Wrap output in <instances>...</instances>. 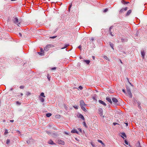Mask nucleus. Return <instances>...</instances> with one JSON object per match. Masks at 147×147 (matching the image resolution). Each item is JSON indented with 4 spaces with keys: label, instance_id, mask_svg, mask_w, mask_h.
Masks as SVG:
<instances>
[{
    "label": "nucleus",
    "instance_id": "e433bc0d",
    "mask_svg": "<svg viewBox=\"0 0 147 147\" xmlns=\"http://www.w3.org/2000/svg\"><path fill=\"white\" fill-rule=\"evenodd\" d=\"M124 11V10H123V8L122 9H121L119 11V12L120 13H122L123 12V11Z\"/></svg>",
    "mask_w": 147,
    "mask_h": 147
},
{
    "label": "nucleus",
    "instance_id": "c85d7f7f",
    "mask_svg": "<svg viewBox=\"0 0 147 147\" xmlns=\"http://www.w3.org/2000/svg\"><path fill=\"white\" fill-rule=\"evenodd\" d=\"M137 103H138V107H141L140 106V105L141 104L140 102H137Z\"/></svg>",
    "mask_w": 147,
    "mask_h": 147
},
{
    "label": "nucleus",
    "instance_id": "393cba45",
    "mask_svg": "<svg viewBox=\"0 0 147 147\" xmlns=\"http://www.w3.org/2000/svg\"><path fill=\"white\" fill-rule=\"evenodd\" d=\"M104 58L107 60L108 61L109 60V58L106 56H104Z\"/></svg>",
    "mask_w": 147,
    "mask_h": 147
},
{
    "label": "nucleus",
    "instance_id": "bb28decb",
    "mask_svg": "<svg viewBox=\"0 0 147 147\" xmlns=\"http://www.w3.org/2000/svg\"><path fill=\"white\" fill-rule=\"evenodd\" d=\"M47 77V78L49 80V81L50 79L51 78V76H50V75L49 74H48Z\"/></svg>",
    "mask_w": 147,
    "mask_h": 147
},
{
    "label": "nucleus",
    "instance_id": "774afa93",
    "mask_svg": "<svg viewBox=\"0 0 147 147\" xmlns=\"http://www.w3.org/2000/svg\"><path fill=\"white\" fill-rule=\"evenodd\" d=\"M80 59H82V57L81 56L80 57Z\"/></svg>",
    "mask_w": 147,
    "mask_h": 147
},
{
    "label": "nucleus",
    "instance_id": "f257e3e1",
    "mask_svg": "<svg viewBox=\"0 0 147 147\" xmlns=\"http://www.w3.org/2000/svg\"><path fill=\"white\" fill-rule=\"evenodd\" d=\"M12 20L14 23L15 24H17V25L20 26V22H19L18 19L16 17H13Z\"/></svg>",
    "mask_w": 147,
    "mask_h": 147
},
{
    "label": "nucleus",
    "instance_id": "ea45409f",
    "mask_svg": "<svg viewBox=\"0 0 147 147\" xmlns=\"http://www.w3.org/2000/svg\"><path fill=\"white\" fill-rule=\"evenodd\" d=\"M83 124L86 127H87L86 125L85 122H83Z\"/></svg>",
    "mask_w": 147,
    "mask_h": 147
},
{
    "label": "nucleus",
    "instance_id": "7ed1b4c3",
    "mask_svg": "<svg viewBox=\"0 0 147 147\" xmlns=\"http://www.w3.org/2000/svg\"><path fill=\"white\" fill-rule=\"evenodd\" d=\"M112 99L113 102L114 103V104L116 105H119V103H118V100L116 98L113 97L112 98Z\"/></svg>",
    "mask_w": 147,
    "mask_h": 147
},
{
    "label": "nucleus",
    "instance_id": "aec40b11",
    "mask_svg": "<svg viewBox=\"0 0 147 147\" xmlns=\"http://www.w3.org/2000/svg\"><path fill=\"white\" fill-rule=\"evenodd\" d=\"M94 40H95V38L94 37H91V38H90V42H92Z\"/></svg>",
    "mask_w": 147,
    "mask_h": 147
},
{
    "label": "nucleus",
    "instance_id": "dca6fc26",
    "mask_svg": "<svg viewBox=\"0 0 147 147\" xmlns=\"http://www.w3.org/2000/svg\"><path fill=\"white\" fill-rule=\"evenodd\" d=\"M131 10L130 9V10H129L127 11V13H126V15L127 16H129L131 13Z\"/></svg>",
    "mask_w": 147,
    "mask_h": 147
},
{
    "label": "nucleus",
    "instance_id": "1a4fd4ad",
    "mask_svg": "<svg viewBox=\"0 0 147 147\" xmlns=\"http://www.w3.org/2000/svg\"><path fill=\"white\" fill-rule=\"evenodd\" d=\"M141 54L143 58L144 59V57L145 55V53L144 50H141Z\"/></svg>",
    "mask_w": 147,
    "mask_h": 147
},
{
    "label": "nucleus",
    "instance_id": "72a5a7b5",
    "mask_svg": "<svg viewBox=\"0 0 147 147\" xmlns=\"http://www.w3.org/2000/svg\"><path fill=\"white\" fill-rule=\"evenodd\" d=\"M125 143L127 144V145H128V142L126 140H125Z\"/></svg>",
    "mask_w": 147,
    "mask_h": 147
},
{
    "label": "nucleus",
    "instance_id": "c756f323",
    "mask_svg": "<svg viewBox=\"0 0 147 147\" xmlns=\"http://www.w3.org/2000/svg\"><path fill=\"white\" fill-rule=\"evenodd\" d=\"M10 142V140L7 139V140L6 143L7 144H8Z\"/></svg>",
    "mask_w": 147,
    "mask_h": 147
},
{
    "label": "nucleus",
    "instance_id": "473e14b6",
    "mask_svg": "<svg viewBox=\"0 0 147 147\" xmlns=\"http://www.w3.org/2000/svg\"><path fill=\"white\" fill-rule=\"evenodd\" d=\"M57 37V36H54L52 37H50V38H51L53 39H54L55 38Z\"/></svg>",
    "mask_w": 147,
    "mask_h": 147
},
{
    "label": "nucleus",
    "instance_id": "864d4df0",
    "mask_svg": "<svg viewBox=\"0 0 147 147\" xmlns=\"http://www.w3.org/2000/svg\"><path fill=\"white\" fill-rule=\"evenodd\" d=\"M110 34L112 36H113V33L112 32H110Z\"/></svg>",
    "mask_w": 147,
    "mask_h": 147
},
{
    "label": "nucleus",
    "instance_id": "5701e85b",
    "mask_svg": "<svg viewBox=\"0 0 147 147\" xmlns=\"http://www.w3.org/2000/svg\"><path fill=\"white\" fill-rule=\"evenodd\" d=\"M137 147H142L140 146V143L139 141H138V143L137 145Z\"/></svg>",
    "mask_w": 147,
    "mask_h": 147
},
{
    "label": "nucleus",
    "instance_id": "79ce46f5",
    "mask_svg": "<svg viewBox=\"0 0 147 147\" xmlns=\"http://www.w3.org/2000/svg\"><path fill=\"white\" fill-rule=\"evenodd\" d=\"M16 104L18 105H20L21 104L20 102L19 101H17L16 102Z\"/></svg>",
    "mask_w": 147,
    "mask_h": 147
},
{
    "label": "nucleus",
    "instance_id": "3c124183",
    "mask_svg": "<svg viewBox=\"0 0 147 147\" xmlns=\"http://www.w3.org/2000/svg\"><path fill=\"white\" fill-rule=\"evenodd\" d=\"M72 3H71L70 4L69 6V8H71V6H72Z\"/></svg>",
    "mask_w": 147,
    "mask_h": 147
},
{
    "label": "nucleus",
    "instance_id": "f3484780",
    "mask_svg": "<svg viewBox=\"0 0 147 147\" xmlns=\"http://www.w3.org/2000/svg\"><path fill=\"white\" fill-rule=\"evenodd\" d=\"M122 3H123V4H126L129 3V2H126L124 1V0H122L121 1Z\"/></svg>",
    "mask_w": 147,
    "mask_h": 147
},
{
    "label": "nucleus",
    "instance_id": "2f4dec72",
    "mask_svg": "<svg viewBox=\"0 0 147 147\" xmlns=\"http://www.w3.org/2000/svg\"><path fill=\"white\" fill-rule=\"evenodd\" d=\"M49 47H46L45 48H44V50H46V51H47L48 50V49L49 48Z\"/></svg>",
    "mask_w": 147,
    "mask_h": 147
},
{
    "label": "nucleus",
    "instance_id": "423d86ee",
    "mask_svg": "<svg viewBox=\"0 0 147 147\" xmlns=\"http://www.w3.org/2000/svg\"><path fill=\"white\" fill-rule=\"evenodd\" d=\"M106 100L109 102L110 104L112 103V102L111 101V99L109 97H107L106 98Z\"/></svg>",
    "mask_w": 147,
    "mask_h": 147
},
{
    "label": "nucleus",
    "instance_id": "a211bd4d",
    "mask_svg": "<svg viewBox=\"0 0 147 147\" xmlns=\"http://www.w3.org/2000/svg\"><path fill=\"white\" fill-rule=\"evenodd\" d=\"M84 61L87 64H88L90 63V61L89 60H85L84 59Z\"/></svg>",
    "mask_w": 147,
    "mask_h": 147
},
{
    "label": "nucleus",
    "instance_id": "ddd939ff",
    "mask_svg": "<svg viewBox=\"0 0 147 147\" xmlns=\"http://www.w3.org/2000/svg\"><path fill=\"white\" fill-rule=\"evenodd\" d=\"M78 117L82 119L83 120H84V118L82 114H80L78 116Z\"/></svg>",
    "mask_w": 147,
    "mask_h": 147
},
{
    "label": "nucleus",
    "instance_id": "c9c22d12",
    "mask_svg": "<svg viewBox=\"0 0 147 147\" xmlns=\"http://www.w3.org/2000/svg\"><path fill=\"white\" fill-rule=\"evenodd\" d=\"M24 88V86H20V89H23Z\"/></svg>",
    "mask_w": 147,
    "mask_h": 147
},
{
    "label": "nucleus",
    "instance_id": "cd10ccee",
    "mask_svg": "<svg viewBox=\"0 0 147 147\" xmlns=\"http://www.w3.org/2000/svg\"><path fill=\"white\" fill-rule=\"evenodd\" d=\"M8 130L7 129H6L5 130V132H4V134L5 135H6L7 134V133H8Z\"/></svg>",
    "mask_w": 147,
    "mask_h": 147
},
{
    "label": "nucleus",
    "instance_id": "49530a36",
    "mask_svg": "<svg viewBox=\"0 0 147 147\" xmlns=\"http://www.w3.org/2000/svg\"><path fill=\"white\" fill-rule=\"evenodd\" d=\"M46 131L48 134H51V132H49L48 131Z\"/></svg>",
    "mask_w": 147,
    "mask_h": 147
},
{
    "label": "nucleus",
    "instance_id": "338daca9",
    "mask_svg": "<svg viewBox=\"0 0 147 147\" xmlns=\"http://www.w3.org/2000/svg\"><path fill=\"white\" fill-rule=\"evenodd\" d=\"M119 61H120V62H121V63H122V61H121V60H120H120H119Z\"/></svg>",
    "mask_w": 147,
    "mask_h": 147
},
{
    "label": "nucleus",
    "instance_id": "052dcab7",
    "mask_svg": "<svg viewBox=\"0 0 147 147\" xmlns=\"http://www.w3.org/2000/svg\"><path fill=\"white\" fill-rule=\"evenodd\" d=\"M65 134L67 135L68 134V133L67 132H65Z\"/></svg>",
    "mask_w": 147,
    "mask_h": 147
},
{
    "label": "nucleus",
    "instance_id": "a19ab883",
    "mask_svg": "<svg viewBox=\"0 0 147 147\" xmlns=\"http://www.w3.org/2000/svg\"><path fill=\"white\" fill-rule=\"evenodd\" d=\"M78 130L80 132H82V129L80 128H78Z\"/></svg>",
    "mask_w": 147,
    "mask_h": 147
},
{
    "label": "nucleus",
    "instance_id": "5fc2aeb1",
    "mask_svg": "<svg viewBox=\"0 0 147 147\" xmlns=\"http://www.w3.org/2000/svg\"><path fill=\"white\" fill-rule=\"evenodd\" d=\"M78 48L80 50H81L82 47H78Z\"/></svg>",
    "mask_w": 147,
    "mask_h": 147
},
{
    "label": "nucleus",
    "instance_id": "20e7f679",
    "mask_svg": "<svg viewBox=\"0 0 147 147\" xmlns=\"http://www.w3.org/2000/svg\"><path fill=\"white\" fill-rule=\"evenodd\" d=\"M103 110L102 108H99L98 109V113L101 117H102L103 118H104L105 116L102 115Z\"/></svg>",
    "mask_w": 147,
    "mask_h": 147
},
{
    "label": "nucleus",
    "instance_id": "0eeeda50",
    "mask_svg": "<svg viewBox=\"0 0 147 147\" xmlns=\"http://www.w3.org/2000/svg\"><path fill=\"white\" fill-rule=\"evenodd\" d=\"M58 144L61 145H63L65 144V142L63 140H58Z\"/></svg>",
    "mask_w": 147,
    "mask_h": 147
},
{
    "label": "nucleus",
    "instance_id": "2eb2a0df",
    "mask_svg": "<svg viewBox=\"0 0 147 147\" xmlns=\"http://www.w3.org/2000/svg\"><path fill=\"white\" fill-rule=\"evenodd\" d=\"M39 99H40V101L41 102H44V100H45V99H44L43 98L41 97H39Z\"/></svg>",
    "mask_w": 147,
    "mask_h": 147
},
{
    "label": "nucleus",
    "instance_id": "a878e982",
    "mask_svg": "<svg viewBox=\"0 0 147 147\" xmlns=\"http://www.w3.org/2000/svg\"><path fill=\"white\" fill-rule=\"evenodd\" d=\"M40 96H42L43 97H45V96L44 95V94L43 92H42L40 94Z\"/></svg>",
    "mask_w": 147,
    "mask_h": 147
},
{
    "label": "nucleus",
    "instance_id": "4468645a",
    "mask_svg": "<svg viewBox=\"0 0 147 147\" xmlns=\"http://www.w3.org/2000/svg\"><path fill=\"white\" fill-rule=\"evenodd\" d=\"M81 107V109L84 111V112H86L87 111V110H86V109H85V108L83 106H80Z\"/></svg>",
    "mask_w": 147,
    "mask_h": 147
},
{
    "label": "nucleus",
    "instance_id": "9d476101",
    "mask_svg": "<svg viewBox=\"0 0 147 147\" xmlns=\"http://www.w3.org/2000/svg\"><path fill=\"white\" fill-rule=\"evenodd\" d=\"M48 143L51 145H55V144L51 140H50L48 141Z\"/></svg>",
    "mask_w": 147,
    "mask_h": 147
},
{
    "label": "nucleus",
    "instance_id": "13d9d810",
    "mask_svg": "<svg viewBox=\"0 0 147 147\" xmlns=\"http://www.w3.org/2000/svg\"><path fill=\"white\" fill-rule=\"evenodd\" d=\"M92 57L93 59L94 60L95 59V57L94 56H92Z\"/></svg>",
    "mask_w": 147,
    "mask_h": 147
},
{
    "label": "nucleus",
    "instance_id": "412c9836",
    "mask_svg": "<svg viewBox=\"0 0 147 147\" xmlns=\"http://www.w3.org/2000/svg\"><path fill=\"white\" fill-rule=\"evenodd\" d=\"M98 142L101 143L102 145H105L104 144L101 140H98Z\"/></svg>",
    "mask_w": 147,
    "mask_h": 147
},
{
    "label": "nucleus",
    "instance_id": "e2e57ef3",
    "mask_svg": "<svg viewBox=\"0 0 147 147\" xmlns=\"http://www.w3.org/2000/svg\"><path fill=\"white\" fill-rule=\"evenodd\" d=\"M110 44L111 46H113V45H112V44L110 43Z\"/></svg>",
    "mask_w": 147,
    "mask_h": 147
},
{
    "label": "nucleus",
    "instance_id": "de8ad7c7",
    "mask_svg": "<svg viewBox=\"0 0 147 147\" xmlns=\"http://www.w3.org/2000/svg\"><path fill=\"white\" fill-rule=\"evenodd\" d=\"M67 47H63L61 48L60 49H63L66 48Z\"/></svg>",
    "mask_w": 147,
    "mask_h": 147
},
{
    "label": "nucleus",
    "instance_id": "58836bf2",
    "mask_svg": "<svg viewBox=\"0 0 147 147\" xmlns=\"http://www.w3.org/2000/svg\"><path fill=\"white\" fill-rule=\"evenodd\" d=\"M108 10V9H107V8H106V9H105L104 10V12H107Z\"/></svg>",
    "mask_w": 147,
    "mask_h": 147
},
{
    "label": "nucleus",
    "instance_id": "6e6552de",
    "mask_svg": "<svg viewBox=\"0 0 147 147\" xmlns=\"http://www.w3.org/2000/svg\"><path fill=\"white\" fill-rule=\"evenodd\" d=\"M71 133H76L77 134H79V132L76 129H73L71 131Z\"/></svg>",
    "mask_w": 147,
    "mask_h": 147
},
{
    "label": "nucleus",
    "instance_id": "6e6d98bb",
    "mask_svg": "<svg viewBox=\"0 0 147 147\" xmlns=\"http://www.w3.org/2000/svg\"><path fill=\"white\" fill-rule=\"evenodd\" d=\"M10 122H13L14 121V120H10Z\"/></svg>",
    "mask_w": 147,
    "mask_h": 147
},
{
    "label": "nucleus",
    "instance_id": "6ab92c4d",
    "mask_svg": "<svg viewBox=\"0 0 147 147\" xmlns=\"http://www.w3.org/2000/svg\"><path fill=\"white\" fill-rule=\"evenodd\" d=\"M52 114L51 113H47L46 114V116L47 117H49Z\"/></svg>",
    "mask_w": 147,
    "mask_h": 147
},
{
    "label": "nucleus",
    "instance_id": "a18cd8bd",
    "mask_svg": "<svg viewBox=\"0 0 147 147\" xmlns=\"http://www.w3.org/2000/svg\"><path fill=\"white\" fill-rule=\"evenodd\" d=\"M127 7H126L125 8H123V10L125 11H126L127 10Z\"/></svg>",
    "mask_w": 147,
    "mask_h": 147
},
{
    "label": "nucleus",
    "instance_id": "39448f33",
    "mask_svg": "<svg viewBox=\"0 0 147 147\" xmlns=\"http://www.w3.org/2000/svg\"><path fill=\"white\" fill-rule=\"evenodd\" d=\"M80 106H83L86 105L84 101L83 100H81L80 101Z\"/></svg>",
    "mask_w": 147,
    "mask_h": 147
},
{
    "label": "nucleus",
    "instance_id": "bf43d9fd",
    "mask_svg": "<svg viewBox=\"0 0 147 147\" xmlns=\"http://www.w3.org/2000/svg\"><path fill=\"white\" fill-rule=\"evenodd\" d=\"M125 123L126 124V126L127 127L128 125V124L127 123Z\"/></svg>",
    "mask_w": 147,
    "mask_h": 147
},
{
    "label": "nucleus",
    "instance_id": "680f3d73",
    "mask_svg": "<svg viewBox=\"0 0 147 147\" xmlns=\"http://www.w3.org/2000/svg\"><path fill=\"white\" fill-rule=\"evenodd\" d=\"M129 83L130 84L131 86H133V85H132V84H131V83H130L129 81Z\"/></svg>",
    "mask_w": 147,
    "mask_h": 147
},
{
    "label": "nucleus",
    "instance_id": "09e8293b",
    "mask_svg": "<svg viewBox=\"0 0 147 147\" xmlns=\"http://www.w3.org/2000/svg\"><path fill=\"white\" fill-rule=\"evenodd\" d=\"M122 91L125 94H126V92L125 91V90L124 89H122Z\"/></svg>",
    "mask_w": 147,
    "mask_h": 147
},
{
    "label": "nucleus",
    "instance_id": "8fccbe9b",
    "mask_svg": "<svg viewBox=\"0 0 147 147\" xmlns=\"http://www.w3.org/2000/svg\"><path fill=\"white\" fill-rule=\"evenodd\" d=\"M56 68H57L56 67H55L53 68H52L51 69H52V70H55V69H56Z\"/></svg>",
    "mask_w": 147,
    "mask_h": 147
},
{
    "label": "nucleus",
    "instance_id": "37998d69",
    "mask_svg": "<svg viewBox=\"0 0 147 147\" xmlns=\"http://www.w3.org/2000/svg\"><path fill=\"white\" fill-rule=\"evenodd\" d=\"M73 107L76 109H78V107L77 106H74Z\"/></svg>",
    "mask_w": 147,
    "mask_h": 147
},
{
    "label": "nucleus",
    "instance_id": "4be33fe9",
    "mask_svg": "<svg viewBox=\"0 0 147 147\" xmlns=\"http://www.w3.org/2000/svg\"><path fill=\"white\" fill-rule=\"evenodd\" d=\"M38 53L40 55H41V56H42V55H44V53H42L41 52H38Z\"/></svg>",
    "mask_w": 147,
    "mask_h": 147
},
{
    "label": "nucleus",
    "instance_id": "0e129e2a",
    "mask_svg": "<svg viewBox=\"0 0 147 147\" xmlns=\"http://www.w3.org/2000/svg\"><path fill=\"white\" fill-rule=\"evenodd\" d=\"M19 35L20 36H22V34H21L20 33H19Z\"/></svg>",
    "mask_w": 147,
    "mask_h": 147
},
{
    "label": "nucleus",
    "instance_id": "f03ea898",
    "mask_svg": "<svg viewBox=\"0 0 147 147\" xmlns=\"http://www.w3.org/2000/svg\"><path fill=\"white\" fill-rule=\"evenodd\" d=\"M127 91L128 96L130 98H132V94L131 93L130 88L129 87L127 88Z\"/></svg>",
    "mask_w": 147,
    "mask_h": 147
},
{
    "label": "nucleus",
    "instance_id": "f8f14e48",
    "mask_svg": "<svg viewBox=\"0 0 147 147\" xmlns=\"http://www.w3.org/2000/svg\"><path fill=\"white\" fill-rule=\"evenodd\" d=\"M121 134L122 135V136H121V137L122 138H123L124 139V137H124L125 138H126L127 136L125 133L122 132V133H121Z\"/></svg>",
    "mask_w": 147,
    "mask_h": 147
},
{
    "label": "nucleus",
    "instance_id": "9b49d317",
    "mask_svg": "<svg viewBox=\"0 0 147 147\" xmlns=\"http://www.w3.org/2000/svg\"><path fill=\"white\" fill-rule=\"evenodd\" d=\"M98 102L100 103L103 105L104 106L106 105V104L104 102L101 100H98Z\"/></svg>",
    "mask_w": 147,
    "mask_h": 147
},
{
    "label": "nucleus",
    "instance_id": "4c0bfd02",
    "mask_svg": "<svg viewBox=\"0 0 147 147\" xmlns=\"http://www.w3.org/2000/svg\"><path fill=\"white\" fill-rule=\"evenodd\" d=\"M78 88H79L80 89V90H82L83 89V87L81 86H80Z\"/></svg>",
    "mask_w": 147,
    "mask_h": 147
},
{
    "label": "nucleus",
    "instance_id": "69168bd1",
    "mask_svg": "<svg viewBox=\"0 0 147 147\" xmlns=\"http://www.w3.org/2000/svg\"><path fill=\"white\" fill-rule=\"evenodd\" d=\"M23 94L22 93H20V95H21V96H22V95H23Z\"/></svg>",
    "mask_w": 147,
    "mask_h": 147
},
{
    "label": "nucleus",
    "instance_id": "b1692460",
    "mask_svg": "<svg viewBox=\"0 0 147 147\" xmlns=\"http://www.w3.org/2000/svg\"><path fill=\"white\" fill-rule=\"evenodd\" d=\"M64 108L66 109V110H67H67L68 108L67 107V106L66 105H65V104L64 105Z\"/></svg>",
    "mask_w": 147,
    "mask_h": 147
},
{
    "label": "nucleus",
    "instance_id": "c03bdc74",
    "mask_svg": "<svg viewBox=\"0 0 147 147\" xmlns=\"http://www.w3.org/2000/svg\"><path fill=\"white\" fill-rule=\"evenodd\" d=\"M92 99L94 100H96V97L95 96H94L92 97Z\"/></svg>",
    "mask_w": 147,
    "mask_h": 147
},
{
    "label": "nucleus",
    "instance_id": "603ef678",
    "mask_svg": "<svg viewBox=\"0 0 147 147\" xmlns=\"http://www.w3.org/2000/svg\"><path fill=\"white\" fill-rule=\"evenodd\" d=\"M113 124L114 125H116L118 124V123H113Z\"/></svg>",
    "mask_w": 147,
    "mask_h": 147
},
{
    "label": "nucleus",
    "instance_id": "7c9ffc66",
    "mask_svg": "<svg viewBox=\"0 0 147 147\" xmlns=\"http://www.w3.org/2000/svg\"><path fill=\"white\" fill-rule=\"evenodd\" d=\"M30 93L29 92H27L26 93V95L28 96H29L30 95Z\"/></svg>",
    "mask_w": 147,
    "mask_h": 147
},
{
    "label": "nucleus",
    "instance_id": "4d7b16f0",
    "mask_svg": "<svg viewBox=\"0 0 147 147\" xmlns=\"http://www.w3.org/2000/svg\"><path fill=\"white\" fill-rule=\"evenodd\" d=\"M72 48H71V49H70L69 50H68V51H67V49H66L65 50H66V51H69L71 50L72 49Z\"/></svg>",
    "mask_w": 147,
    "mask_h": 147
},
{
    "label": "nucleus",
    "instance_id": "f704fd0d",
    "mask_svg": "<svg viewBox=\"0 0 147 147\" xmlns=\"http://www.w3.org/2000/svg\"><path fill=\"white\" fill-rule=\"evenodd\" d=\"M40 52L42 53H44V50L42 48H40Z\"/></svg>",
    "mask_w": 147,
    "mask_h": 147
}]
</instances>
